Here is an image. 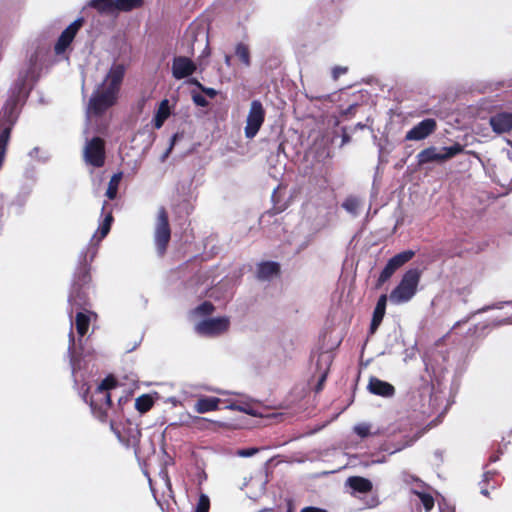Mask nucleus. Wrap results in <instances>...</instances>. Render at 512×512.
<instances>
[{
	"mask_svg": "<svg viewBox=\"0 0 512 512\" xmlns=\"http://www.w3.org/2000/svg\"><path fill=\"white\" fill-rule=\"evenodd\" d=\"M39 51L31 54L28 66L25 70L19 72L18 78L9 90V96L0 109V118L10 127L15 124L20 110L26 103L34 84L40 76Z\"/></svg>",
	"mask_w": 512,
	"mask_h": 512,
	"instance_id": "nucleus-1",
	"label": "nucleus"
},
{
	"mask_svg": "<svg viewBox=\"0 0 512 512\" xmlns=\"http://www.w3.org/2000/svg\"><path fill=\"white\" fill-rule=\"evenodd\" d=\"M97 255L95 245L81 250L78 256V265L74 272L73 281L68 296V314L72 320L74 310H91V275L90 265Z\"/></svg>",
	"mask_w": 512,
	"mask_h": 512,
	"instance_id": "nucleus-2",
	"label": "nucleus"
},
{
	"mask_svg": "<svg viewBox=\"0 0 512 512\" xmlns=\"http://www.w3.org/2000/svg\"><path fill=\"white\" fill-rule=\"evenodd\" d=\"M125 70L123 64L113 63L103 81L93 91L87 105V115L99 116L115 104Z\"/></svg>",
	"mask_w": 512,
	"mask_h": 512,
	"instance_id": "nucleus-3",
	"label": "nucleus"
},
{
	"mask_svg": "<svg viewBox=\"0 0 512 512\" xmlns=\"http://www.w3.org/2000/svg\"><path fill=\"white\" fill-rule=\"evenodd\" d=\"M115 386V380L112 377H106L97 385L89 399V387H87L86 391L83 393V400L89 403L92 413L101 422L106 421L107 409L111 406V394L109 390Z\"/></svg>",
	"mask_w": 512,
	"mask_h": 512,
	"instance_id": "nucleus-4",
	"label": "nucleus"
},
{
	"mask_svg": "<svg viewBox=\"0 0 512 512\" xmlns=\"http://www.w3.org/2000/svg\"><path fill=\"white\" fill-rule=\"evenodd\" d=\"M421 272L418 268L407 270L399 284L391 291L390 301L394 304L408 302L416 293Z\"/></svg>",
	"mask_w": 512,
	"mask_h": 512,
	"instance_id": "nucleus-5",
	"label": "nucleus"
},
{
	"mask_svg": "<svg viewBox=\"0 0 512 512\" xmlns=\"http://www.w3.org/2000/svg\"><path fill=\"white\" fill-rule=\"evenodd\" d=\"M230 319L226 316L204 319L194 326L195 332L200 336L214 337L226 332Z\"/></svg>",
	"mask_w": 512,
	"mask_h": 512,
	"instance_id": "nucleus-6",
	"label": "nucleus"
},
{
	"mask_svg": "<svg viewBox=\"0 0 512 512\" xmlns=\"http://www.w3.org/2000/svg\"><path fill=\"white\" fill-rule=\"evenodd\" d=\"M171 238V230L168 220V214L164 207L159 208L156 221L154 240L157 251L163 254Z\"/></svg>",
	"mask_w": 512,
	"mask_h": 512,
	"instance_id": "nucleus-7",
	"label": "nucleus"
},
{
	"mask_svg": "<svg viewBox=\"0 0 512 512\" xmlns=\"http://www.w3.org/2000/svg\"><path fill=\"white\" fill-rule=\"evenodd\" d=\"M414 255L415 252L413 250H405L390 258L386 265L384 266V268L382 269L377 279L376 288L379 289L385 282H387L392 277L396 270H398L405 263L410 261L414 257Z\"/></svg>",
	"mask_w": 512,
	"mask_h": 512,
	"instance_id": "nucleus-8",
	"label": "nucleus"
},
{
	"mask_svg": "<svg viewBox=\"0 0 512 512\" xmlns=\"http://www.w3.org/2000/svg\"><path fill=\"white\" fill-rule=\"evenodd\" d=\"M264 118L265 111L262 103L259 100H253L250 105L244 129L246 138L252 139L257 135L264 122Z\"/></svg>",
	"mask_w": 512,
	"mask_h": 512,
	"instance_id": "nucleus-9",
	"label": "nucleus"
},
{
	"mask_svg": "<svg viewBox=\"0 0 512 512\" xmlns=\"http://www.w3.org/2000/svg\"><path fill=\"white\" fill-rule=\"evenodd\" d=\"M84 159L93 167H102L105 163V145L100 137L87 140L84 147Z\"/></svg>",
	"mask_w": 512,
	"mask_h": 512,
	"instance_id": "nucleus-10",
	"label": "nucleus"
},
{
	"mask_svg": "<svg viewBox=\"0 0 512 512\" xmlns=\"http://www.w3.org/2000/svg\"><path fill=\"white\" fill-rule=\"evenodd\" d=\"M83 24L84 18L79 17L61 32L54 46L56 55H61L67 50Z\"/></svg>",
	"mask_w": 512,
	"mask_h": 512,
	"instance_id": "nucleus-11",
	"label": "nucleus"
},
{
	"mask_svg": "<svg viewBox=\"0 0 512 512\" xmlns=\"http://www.w3.org/2000/svg\"><path fill=\"white\" fill-rule=\"evenodd\" d=\"M437 128L436 120L425 118L413 126L405 135L406 141H420L426 139Z\"/></svg>",
	"mask_w": 512,
	"mask_h": 512,
	"instance_id": "nucleus-12",
	"label": "nucleus"
},
{
	"mask_svg": "<svg viewBox=\"0 0 512 512\" xmlns=\"http://www.w3.org/2000/svg\"><path fill=\"white\" fill-rule=\"evenodd\" d=\"M196 70L195 63L186 56H176L173 58L172 75L175 79L181 80L192 75Z\"/></svg>",
	"mask_w": 512,
	"mask_h": 512,
	"instance_id": "nucleus-13",
	"label": "nucleus"
},
{
	"mask_svg": "<svg viewBox=\"0 0 512 512\" xmlns=\"http://www.w3.org/2000/svg\"><path fill=\"white\" fill-rule=\"evenodd\" d=\"M77 346L75 343V339L73 333H69V346H68V356L70 359L71 373L74 379L75 384H78L81 381H84L85 376L82 372L81 362L77 356Z\"/></svg>",
	"mask_w": 512,
	"mask_h": 512,
	"instance_id": "nucleus-14",
	"label": "nucleus"
},
{
	"mask_svg": "<svg viewBox=\"0 0 512 512\" xmlns=\"http://www.w3.org/2000/svg\"><path fill=\"white\" fill-rule=\"evenodd\" d=\"M367 389L371 394L384 398H391L395 395V388L389 382L381 380L377 377H370Z\"/></svg>",
	"mask_w": 512,
	"mask_h": 512,
	"instance_id": "nucleus-15",
	"label": "nucleus"
},
{
	"mask_svg": "<svg viewBox=\"0 0 512 512\" xmlns=\"http://www.w3.org/2000/svg\"><path fill=\"white\" fill-rule=\"evenodd\" d=\"M490 126L497 134H502L512 130V113L500 112L490 117Z\"/></svg>",
	"mask_w": 512,
	"mask_h": 512,
	"instance_id": "nucleus-16",
	"label": "nucleus"
},
{
	"mask_svg": "<svg viewBox=\"0 0 512 512\" xmlns=\"http://www.w3.org/2000/svg\"><path fill=\"white\" fill-rule=\"evenodd\" d=\"M345 485L351 489V494L356 496L357 494H367L372 491V482L361 476L348 477Z\"/></svg>",
	"mask_w": 512,
	"mask_h": 512,
	"instance_id": "nucleus-17",
	"label": "nucleus"
},
{
	"mask_svg": "<svg viewBox=\"0 0 512 512\" xmlns=\"http://www.w3.org/2000/svg\"><path fill=\"white\" fill-rule=\"evenodd\" d=\"M280 273V264L275 261H265L257 265V279L260 281H271Z\"/></svg>",
	"mask_w": 512,
	"mask_h": 512,
	"instance_id": "nucleus-18",
	"label": "nucleus"
},
{
	"mask_svg": "<svg viewBox=\"0 0 512 512\" xmlns=\"http://www.w3.org/2000/svg\"><path fill=\"white\" fill-rule=\"evenodd\" d=\"M74 313H75V327H76L77 333L79 334L80 337H84V335L88 331L91 316H96V314L93 313L91 310H88V311L74 310Z\"/></svg>",
	"mask_w": 512,
	"mask_h": 512,
	"instance_id": "nucleus-19",
	"label": "nucleus"
},
{
	"mask_svg": "<svg viewBox=\"0 0 512 512\" xmlns=\"http://www.w3.org/2000/svg\"><path fill=\"white\" fill-rule=\"evenodd\" d=\"M417 161L419 165H424L432 162H443L441 148L430 146L423 149L417 154Z\"/></svg>",
	"mask_w": 512,
	"mask_h": 512,
	"instance_id": "nucleus-20",
	"label": "nucleus"
},
{
	"mask_svg": "<svg viewBox=\"0 0 512 512\" xmlns=\"http://www.w3.org/2000/svg\"><path fill=\"white\" fill-rule=\"evenodd\" d=\"M364 200L361 197L350 195L342 202L341 207L352 217H358L363 209Z\"/></svg>",
	"mask_w": 512,
	"mask_h": 512,
	"instance_id": "nucleus-21",
	"label": "nucleus"
},
{
	"mask_svg": "<svg viewBox=\"0 0 512 512\" xmlns=\"http://www.w3.org/2000/svg\"><path fill=\"white\" fill-rule=\"evenodd\" d=\"M221 400L217 397H201L195 404V411L203 414L218 409Z\"/></svg>",
	"mask_w": 512,
	"mask_h": 512,
	"instance_id": "nucleus-22",
	"label": "nucleus"
},
{
	"mask_svg": "<svg viewBox=\"0 0 512 512\" xmlns=\"http://www.w3.org/2000/svg\"><path fill=\"white\" fill-rule=\"evenodd\" d=\"M331 363H332V357L328 353H322L319 356V359L317 361V366L321 368L324 365L326 367V369L321 373V375L318 379V382L315 387L316 392H319L322 390L323 385L326 381V378L328 375V369H329V366L331 365Z\"/></svg>",
	"mask_w": 512,
	"mask_h": 512,
	"instance_id": "nucleus-23",
	"label": "nucleus"
},
{
	"mask_svg": "<svg viewBox=\"0 0 512 512\" xmlns=\"http://www.w3.org/2000/svg\"><path fill=\"white\" fill-rule=\"evenodd\" d=\"M170 115V107L167 99L160 102L159 108L153 117V125L156 129H160L166 119Z\"/></svg>",
	"mask_w": 512,
	"mask_h": 512,
	"instance_id": "nucleus-24",
	"label": "nucleus"
},
{
	"mask_svg": "<svg viewBox=\"0 0 512 512\" xmlns=\"http://www.w3.org/2000/svg\"><path fill=\"white\" fill-rule=\"evenodd\" d=\"M87 5L100 14H111L116 11L114 0H90Z\"/></svg>",
	"mask_w": 512,
	"mask_h": 512,
	"instance_id": "nucleus-25",
	"label": "nucleus"
},
{
	"mask_svg": "<svg viewBox=\"0 0 512 512\" xmlns=\"http://www.w3.org/2000/svg\"><path fill=\"white\" fill-rule=\"evenodd\" d=\"M116 11L129 12L141 8L144 0H114Z\"/></svg>",
	"mask_w": 512,
	"mask_h": 512,
	"instance_id": "nucleus-26",
	"label": "nucleus"
},
{
	"mask_svg": "<svg viewBox=\"0 0 512 512\" xmlns=\"http://www.w3.org/2000/svg\"><path fill=\"white\" fill-rule=\"evenodd\" d=\"M111 230V226L108 224L101 223L98 231L92 236L90 242L82 250H86L90 245H95L98 249L100 242L108 235Z\"/></svg>",
	"mask_w": 512,
	"mask_h": 512,
	"instance_id": "nucleus-27",
	"label": "nucleus"
},
{
	"mask_svg": "<svg viewBox=\"0 0 512 512\" xmlns=\"http://www.w3.org/2000/svg\"><path fill=\"white\" fill-rule=\"evenodd\" d=\"M464 152V146L456 142L451 146L441 147L442 160L447 161Z\"/></svg>",
	"mask_w": 512,
	"mask_h": 512,
	"instance_id": "nucleus-28",
	"label": "nucleus"
},
{
	"mask_svg": "<svg viewBox=\"0 0 512 512\" xmlns=\"http://www.w3.org/2000/svg\"><path fill=\"white\" fill-rule=\"evenodd\" d=\"M122 172H118V173H115L110 181H109V184H108V188H107V191H106V196L110 199V200H113L116 198L117 196V192H118V186H119V183L122 179Z\"/></svg>",
	"mask_w": 512,
	"mask_h": 512,
	"instance_id": "nucleus-29",
	"label": "nucleus"
},
{
	"mask_svg": "<svg viewBox=\"0 0 512 512\" xmlns=\"http://www.w3.org/2000/svg\"><path fill=\"white\" fill-rule=\"evenodd\" d=\"M10 133V127H5L0 133V169L2 168L4 163Z\"/></svg>",
	"mask_w": 512,
	"mask_h": 512,
	"instance_id": "nucleus-30",
	"label": "nucleus"
},
{
	"mask_svg": "<svg viewBox=\"0 0 512 512\" xmlns=\"http://www.w3.org/2000/svg\"><path fill=\"white\" fill-rule=\"evenodd\" d=\"M153 404L154 400L149 394H143L135 400V408L140 413L147 412L153 406Z\"/></svg>",
	"mask_w": 512,
	"mask_h": 512,
	"instance_id": "nucleus-31",
	"label": "nucleus"
},
{
	"mask_svg": "<svg viewBox=\"0 0 512 512\" xmlns=\"http://www.w3.org/2000/svg\"><path fill=\"white\" fill-rule=\"evenodd\" d=\"M235 55L245 66H250V52L247 45H245L244 43H238L235 48Z\"/></svg>",
	"mask_w": 512,
	"mask_h": 512,
	"instance_id": "nucleus-32",
	"label": "nucleus"
},
{
	"mask_svg": "<svg viewBox=\"0 0 512 512\" xmlns=\"http://www.w3.org/2000/svg\"><path fill=\"white\" fill-rule=\"evenodd\" d=\"M387 305V295L382 294L376 303L372 317L383 320Z\"/></svg>",
	"mask_w": 512,
	"mask_h": 512,
	"instance_id": "nucleus-33",
	"label": "nucleus"
},
{
	"mask_svg": "<svg viewBox=\"0 0 512 512\" xmlns=\"http://www.w3.org/2000/svg\"><path fill=\"white\" fill-rule=\"evenodd\" d=\"M210 508V499L206 494H201L199 496L198 502L195 506L194 511L196 512H209Z\"/></svg>",
	"mask_w": 512,
	"mask_h": 512,
	"instance_id": "nucleus-34",
	"label": "nucleus"
},
{
	"mask_svg": "<svg viewBox=\"0 0 512 512\" xmlns=\"http://www.w3.org/2000/svg\"><path fill=\"white\" fill-rule=\"evenodd\" d=\"M214 305L209 301H204L194 309V313L197 315L206 316L214 311Z\"/></svg>",
	"mask_w": 512,
	"mask_h": 512,
	"instance_id": "nucleus-35",
	"label": "nucleus"
},
{
	"mask_svg": "<svg viewBox=\"0 0 512 512\" xmlns=\"http://www.w3.org/2000/svg\"><path fill=\"white\" fill-rule=\"evenodd\" d=\"M416 495L420 498L422 505L424 506L426 511H431L434 507V498L424 492H415Z\"/></svg>",
	"mask_w": 512,
	"mask_h": 512,
	"instance_id": "nucleus-36",
	"label": "nucleus"
},
{
	"mask_svg": "<svg viewBox=\"0 0 512 512\" xmlns=\"http://www.w3.org/2000/svg\"><path fill=\"white\" fill-rule=\"evenodd\" d=\"M354 432L360 438H366L370 435V425L362 423L354 426Z\"/></svg>",
	"mask_w": 512,
	"mask_h": 512,
	"instance_id": "nucleus-37",
	"label": "nucleus"
},
{
	"mask_svg": "<svg viewBox=\"0 0 512 512\" xmlns=\"http://www.w3.org/2000/svg\"><path fill=\"white\" fill-rule=\"evenodd\" d=\"M505 305H512V301H501V302L494 303L492 305H486V306L482 307L481 309H479L477 311V313H484V312H487V311L493 310V309H502Z\"/></svg>",
	"mask_w": 512,
	"mask_h": 512,
	"instance_id": "nucleus-38",
	"label": "nucleus"
},
{
	"mask_svg": "<svg viewBox=\"0 0 512 512\" xmlns=\"http://www.w3.org/2000/svg\"><path fill=\"white\" fill-rule=\"evenodd\" d=\"M180 134L179 133H175L171 139H170V144H169V147L166 149V151L163 153V155L161 156V161H165V159L169 156V154L171 153V151L173 150V147L177 141L178 138H180Z\"/></svg>",
	"mask_w": 512,
	"mask_h": 512,
	"instance_id": "nucleus-39",
	"label": "nucleus"
},
{
	"mask_svg": "<svg viewBox=\"0 0 512 512\" xmlns=\"http://www.w3.org/2000/svg\"><path fill=\"white\" fill-rule=\"evenodd\" d=\"M192 100L193 102L197 105V106H200V107H207L209 102L208 100L206 99V97L202 94H199V93H195L192 95Z\"/></svg>",
	"mask_w": 512,
	"mask_h": 512,
	"instance_id": "nucleus-40",
	"label": "nucleus"
},
{
	"mask_svg": "<svg viewBox=\"0 0 512 512\" xmlns=\"http://www.w3.org/2000/svg\"><path fill=\"white\" fill-rule=\"evenodd\" d=\"M348 71L347 67H343V66H335L333 69H332V78L334 80H337L341 75H344L346 74Z\"/></svg>",
	"mask_w": 512,
	"mask_h": 512,
	"instance_id": "nucleus-41",
	"label": "nucleus"
},
{
	"mask_svg": "<svg viewBox=\"0 0 512 512\" xmlns=\"http://www.w3.org/2000/svg\"><path fill=\"white\" fill-rule=\"evenodd\" d=\"M257 452H258L257 448L240 449L237 451V455L240 457L247 458V457H251V456L255 455Z\"/></svg>",
	"mask_w": 512,
	"mask_h": 512,
	"instance_id": "nucleus-42",
	"label": "nucleus"
},
{
	"mask_svg": "<svg viewBox=\"0 0 512 512\" xmlns=\"http://www.w3.org/2000/svg\"><path fill=\"white\" fill-rule=\"evenodd\" d=\"M497 474H498V472L496 470L485 471L483 473L482 481L480 482V484L481 483H489Z\"/></svg>",
	"mask_w": 512,
	"mask_h": 512,
	"instance_id": "nucleus-43",
	"label": "nucleus"
},
{
	"mask_svg": "<svg viewBox=\"0 0 512 512\" xmlns=\"http://www.w3.org/2000/svg\"><path fill=\"white\" fill-rule=\"evenodd\" d=\"M381 322H382L381 319L372 317V320H371V323H370V328H369L371 334L376 332V330L380 326Z\"/></svg>",
	"mask_w": 512,
	"mask_h": 512,
	"instance_id": "nucleus-44",
	"label": "nucleus"
},
{
	"mask_svg": "<svg viewBox=\"0 0 512 512\" xmlns=\"http://www.w3.org/2000/svg\"><path fill=\"white\" fill-rule=\"evenodd\" d=\"M201 91L210 98H214L217 95V91L214 88L203 86Z\"/></svg>",
	"mask_w": 512,
	"mask_h": 512,
	"instance_id": "nucleus-45",
	"label": "nucleus"
},
{
	"mask_svg": "<svg viewBox=\"0 0 512 512\" xmlns=\"http://www.w3.org/2000/svg\"><path fill=\"white\" fill-rule=\"evenodd\" d=\"M226 408L231 409V410L243 411V412H245L247 414L253 415L252 410H246L242 406L234 404V403L227 405Z\"/></svg>",
	"mask_w": 512,
	"mask_h": 512,
	"instance_id": "nucleus-46",
	"label": "nucleus"
},
{
	"mask_svg": "<svg viewBox=\"0 0 512 512\" xmlns=\"http://www.w3.org/2000/svg\"><path fill=\"white\" fill-rule=\"evenodd\" d=\"M507 324H512V316L493 322L494 326H501V325H507Z\"/></svg>",
	"mask_w": 512,
	"mask_h": 512,
	"instance_id": "nucleus-47",
	"label": "nucleus"
},
{
	"mask_svg": "<svg viewBox=\"0 0 512 512\" xmlns=\"http://www.w3.org/2000/svg\"><path fill=\"white\" fill-rule=\"evenodd\" d=\"M356 107H357V104L349 105L346 109L342 110V115L343 116H348L350 114H353L354 110L356 109Z\"/></svg>",
	"mask_w": 512,
	"mask_h": 512,
	"instance_id": "nucleus-48",
	"label": "nucleus"
},
{
	"mask_svg": "<svg viewBox=\"0 0 512 512\" xmlns=\"http://www.w3.org/2000/svg\"><path fill=\"white\" fill-rule=\"evenodd\" d=\"M301 512H326V510L318 508V507L308 506V507L303 508L301 510Z\"/></svg>",
	"mask_w": 512,
	"mask_h": 512,
	"instance_id": "nucleus-49",
	"label": "nucleus"
},
{
	"mask_svg": "<svg viewBox=\"0 0 512 512\" xmlns=\"http://www.w3.org/2000/svg\"><path fill=\"white\" fill-rule=\"evenodd\" d=\"M113 220H114L113 215L111 212H109L108 214L105 215L102 223L112 226Z\"/></svg>",
	"mask_w": 512,
	"mask_h": 512,
	"instance_id": "nucleus-50",
	"label": "nucleus"
},
{
	"mask_svg": "<svg viewBox=\"0 0 512 512\" xmlns=\"http://www.w3.org/2000/svg\"><path fill=\"white\" fill-rule=\"evenodd\" d=\"M431 392H432V387L430 386L429 383L426 382L425 385L423 386V393L426 394L427 396H430Z\"/></svg>",
	"mask_w": 512,
	"mask_h": 512,
	"instance_id": "nucleus-51",
	"label": "nucleus"
},
{
	"mask_svg": "<svg viewBox=\"0 0 512 512\" xmlns=\"http://www.w3.org/2000/svg\"><path fill=\"white\" fill-rule=\"evenodd\" d=\"M189 83L192 85H195L198 89L201 90V88L204 86L201 82H199L196 78H191L189 80Z\"/></svg>",
	"mask_w": 512,
	"mask_h": 512,
	"instance_id": "nucleus-52",
	"label": "nucleus"
},
{
	"mask_svg": "<svg viewBox=\"0 0 512 512\" xmlns=\"http://www.w3.org/2000/svg\"><path fill=\"white\" fill-rule=\"evenodd\" d=\"M350 142V136L346 133V131H343L342 134V146Z\"/></svg>",
	"mask_w": 512,
	"mask_h": 512,
	"instance_id": "nucleus-53",
	"label": "nucleus"
},
{
	"mask_svg": "<svg viewBox=\"0 0 512 512\" xmlns=\"http://www.w3.org/2000/svg\"><path fill=\"white\" fill-rule=\"evenodd\" d=\"M383 146L381 143L378 144V150H379V162H384L383 158H382V154H383Z\"/></svg>",
	"mask_w": 512,
	"mask_h": 512,
	"instance_id": "nucleus-54",
	"label": "nucleus"
},
{
	"mask_svg": "<svg viewBox=\"0 0 512 512\" xmlns=\"http://www.w3.org/2000/svg\"><path fill=\"white\" fill-rule=\"evenodd\" d=\"M499 458H500L499 455H491L489 458V463L497 462L499 460Z\"/></svg>",
	"mask_w": 512,
	"mask_h": 512,
	"instance_id": "nucleus-55",
	"label": "nucleus"
},
{
	"mask_svg": "<svg viewBox=\"0 0 512 512\" xmlns=\"http://www.w3.org/2000/svg\"><path fill=\"white\" fill-rule=\"evenodd\" d=\"M225 64L227 66L231 65V56L230 55H225Z\"/></svg>",
	"mask_w": 512,
	"mask_h": 512,
	"instance_id": "nucleus-56",
	"label": "nucleus"
},
{
	"mask_svg": "<svg viewBox=\"0 0 512 512\" xmlns=\"http://www.w3.org/2000/svg\"><path fill=\"white\" fill-rule=\"evenodd\" d=\"M480 493L483 495V496H486L488 497L489 496V491L487 488H482Z\"/></svg>",
	"mask_w": 512,
	"mask_h": 512,
	"instance_id": "nucleus-57",
	"label": "nucleus"
},
{
	"mask_svg": "<svg viewBox=\"0 0 512 512\" xmlns=\"http://www.w3.org/2000/svg\"><path fill=\"white\" fill-rule=\"evenodd\" d=\"M38 151H39V149H38L37 147H35V148H33V149L30 151L29 155H30L31 157H34V155H36V153H38Z\"/></svg>",
	"mask_w": 512,
	"mask_h": 512,
	"instance_id": "nucleus-58",
	"label": "nucleus"
},
{
	"mask_svg": "<svg viewBox=\"0 0 512 512\" xmlns=\"http://www.w3.org/2000/svg\"><path fill=\"white\" fill-rule=\"evenodd\" d=\"M405 446H406V445H403V446H400V447H397V448H395V449L391 450V451H390V454H393V453H395V452L401 451Z\"/></svg>",
	"mask_w": 512,
	"mask_h": 512,
	"instance_id": "nucleus-59",
	"label": "nucleus"
},
{
	"mask_svg": "<svg viewBox=\"0 0 512 512\" xmlns=\"http://www.w3.org/2000/svg\"><path fill=\"white\" fill-rule=\"evenodd\" d=\"M439 509H440V512H454V510H449V511H446L444 508H443V505L441 502H439Z\"/></svg>",
	"mask_w": 512,
	"mask_h": 512,
	"instance_id": "nucleus-60",
	"label": "nucleus"
},
{
	"mask_svg": "<svg viewBox=\"0 0 512 512\" xmlns=\"http://www.w3.org/2000/svg\"><path fill=\"white\" fill-rule=\"evenodd\" d=\"M366 127V125L362 124V123H357L355 128L356 129H364Z\"/></svg>",
	"mask_w": 512,
	"mask_h": 512,
	"instance_id": "nucleus-61",
	"label": "nucleus"
},
{
	"mask_svg": "<svg viewBox=\"0 0 512 512\" xmlns=\"http://www.w3.org/2000/svg\"><path fill=\"white\" fill-rule=\"evenodd\" d=\"M139 343L140 342L135 343V345H133V347L131 349H129L128 351L130 352V351L134 350L139 345Z\"/></svg>",
	"mask_w": 512,
	"mask_h": 512,
	"instance_id": "nucleus-62",
	"label": "nucleus"
},
{
	"mask_svg": "<svg viewBox=\"0 0 512 512\" xmlns=\"http://www.w3.org/2000/svg\"><path fill=\"white\" fill-rule=\"evenodd\" d=\"M39 101H40V103H43V104H44V103H46V102L44 101V98H42V97L39 99Z\"/></svg>",
	"mask_w": 512,
	"mask_h": 512,
	"instance_id": "nucleus-63",
	"label": "nucleus"
},
{
	"mask_svg": "<svg viewBox=\"0 0 512 512\" xmlns=\"http://www.w3.org/2000/svg\"><path fill=\"white\" fill-rule=\"evenodd\" d=\"M107 205V202H104L103 206H102V211H104L105 207Z\"/></svg>",
	"mask_w": 512,
	"mask_h": 512,
	"instance_id": "nucleus-64",
	"label": "nucleus"
}]
</instances>
